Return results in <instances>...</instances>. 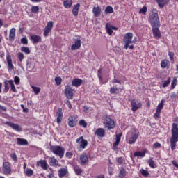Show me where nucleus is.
Listing matches in <instances>:
<instances>
[{
  "instance_id": "54",
  "label": "nucleus",
  "mask_w": 178,
  "mask_h": 178,
  "mask_svg": "<svg viewBox=\"0 0 178 178\" xmlns=\"http://www.w3.org/2000/svg\"><path fill=\"white\" fill-rule=\"evenodd\" d=\"M176 81H177V79L176 78H175L173 79V81H172L171 83V88L173 90V88H175V87H176Z\"/></svg>"
},
{
  "instance_id": "40",
  "label": "nucleus",
  "mask_w": 178,
  "mask_h": 178,
  "mask_svg": "<svg viewBox=\"0 0 178 178\" xmlns=\"http://www.w3.org/2000/svg\"><path fill=\"white\" fill-rule=\"evenodd\" d=\"M40 10V8L37 6H33L31 8V12L33 13H38V11Z\"/></svg>"
},
{
  "instance_id": "19",
  "label": "nucleus",
  "mask_w": 178,
  "mask_h": 178,
  "mask_svg": "<svg viewBox=\"0 0 178 178\" xmlns=\"http://www.w3.org/2000/svg\"><path fill=\"white\" fill-rule=\"evenodd\" d=\"M81 165H86L88 163V156L87 153H83L80 156Z\"/></svg>"
},
{
  "instance_id": "43",
  "label": "nucleus",
  "mask_w": 178,
  "mask_h": 178,
  "mask_svg": "<svg viewBox=\"0 0 178 178\" xmlns=\"http://www.w3.org/2000/svg\"><path fill=\"white\" fill-rule=\"evenodd\" d=\"M17 58H18L19 62H22L23 59H24V54H23V53H22V52H19L17 54Z\"/></svg>"
},
{
  "instance_id": "44",
  "label": "nucleus",
  "mask_w": 178,
  "mask_h": 178,
  "mask_svg": "<svg viewBox=\"0 0 178 178\" xmlns=\"http://www.w3.org/2000/svg\"><path fill=\"white\" fill-rule=\"evenodd\" d=\"M79 126H82V127H83L84 129H86V127H87V123L86 122V120H81L79 121Z\"/></svg>"
},
{
  "instance_id": "17",
  "label": "nucleus",
  "mask_w": 178,
  "mask_h": 178,
  "mask_svg": "<svg viewBox=\"0 0 178 178\" xmlns=\"http://www.w3.org/2000/svg\"><path fill=\"white\" fill-rule=\"evenodd\" d=\"M83 81H83L82 79H80L79 78H75L72 81V86L73 87H80L81 84H83Z\"/></svg>"
},
{
  "instance_id": "31",
  "label": "nucleus",
  "mask_w": 178,
  "mask_h": 178,
  "mask_svg": "<svg viewBox=\"0 0 178 178\" xmlns=\"http://www.w3.org/2000/svg\"><path fill=\"white\" fill-rule=\"evenodd\" d=\"M159 6V8H165V6L166 5V1L165 0H155Z\"/></svg>"
},
{
  "instance_id": "45",
  "label": "nucleus",
  "mask_w": 178,
  "mask_h": 178,
  "mask_svg": "<svg viewBox=\"0 0 178 178\" xmlns=\"http://www.w3.org/2000/svg\"><path fill=\"white\" fill-rule=\"evenodd\" d=\"M9 91V86H8V81H4V89L3 92H8Z\"/></svg>"
},
{
  "instance_id": "38",
  "label": "nucleus",
  "mask_w": 178,
  "mask_h": 178,
  "mask_svg": "<svg viewBox=\"0 0 178 178\" xmlns=\"http://www.w3.org/2000/svg\"><path fill=\"white\" fill-rule=\"evenodd\" d=\"M63 4L65 8H72V1H65Z\"/></svg>"
},
{
  "instance_id": "51",
  "label": "nucleus",
  "mask_w": 178,
  "mask_h": 178,
  "mask_svg": "<svg viewBox=\"0 0 178 178\" xmlns=\"http://www.w3.org/2000/svg\"><path fill=\"white\" fill-rule=\"evenodd\" d=\"M34 173V171H33V170L31 169H27L26 170V176H33V174Z\"/></svg>"
},
{
  "instance_id": "55",
  "label": "nucleus",
  "mask_w": 178,
  "mask_h": 178,
  "mask_svg": "<svg viewBox=\"0 0 178 178\" xmlns=\"http://www.w3.org/2000/svg\"><path fill=\"white\" fill-rule=\"evenodd\" d=\"M10 158H12V159L13 161H15V162H16V161H17V156L16 155V153L11 154Z\"/></svg>"
},
{
  "instance_id": "30",
  "label": "nucleus",
  "mask_w": 178,
  "mask_h": 178,
  "mask_svg": "<svg viewBox=\"0 0 178 178\" xmlns=\"http://www.w3.org/2000/svg\"><path fill=\"white\" fill-rule=\"evenodd\" d=\"M121 137H122V134H116V140H115V143H113V147H118V145L119 144V143H120Z\"/></svg>"
},
{
  "instance_id": "24",
  "label": "nucleus",
  "mask_w": 178,
  "mask_h": 178,
  "mask_svg": "<svg viewBox=\"0 0 178 178\" xmlns=\"http://www.w3.org/2000/svg\"><path fill=\"white\" fill-rule=\"evenodd\" d=\"M95 134H96V136H98V137H104V136H105V129H104L103 128H98L95 131Z\"/></svg>"
},
{
  "instance_id": "42",
  "label": "nucleus",
  "mask_w": 178,
  "mask_h": 178,
  "mask_svg": "<svg viewBox=\"0 0 178 178\" xmlns=\"http://www.w3.org/2000/svg\"><path fill=\"white\" fill-rule=\"evenodd\" d=\"M140 172L141 175H143V176H145V177H148V176H149V172H148L147 170H145L144 169H141Z\"/></svg>"
},
{
  "instance_id": "53",
  "label": "nucleus",
  "mask_w": 178,
  "mask_h": 178,
  "mask_svg": "<svg viewBox=\"0 0 178 178\" xmlns=\"http://www.w3.org/2000/svg\"><path fill=\"white\" fill-rule=\"evenodd\" d=\"M14 82L17 86H18V84L20 83V78H19V76H15L14 78Z\"/></svg>"
},
{
  "instance_id": "12",
  "label": "nucleus",
  "mask_w": 178,
  "mask_h": 178,
  "mask_svg": "<svg viewBox=\"0 0 178 178\" xmlns=\"http://www.w3.org/2000/svg\"><path fill=\"white\" fill-rule=\"evenodd\" d=\"M68 126L69 127H75L76 124H77V118L74 117V115H71L68 118Z\"/></svg>"
},
{
  "instance_id": "15",
  "label": "nucleus",
  "mask_w": 178,
  "mask_h": 178,
  "mask_svg": "<svg viewBox=\"0 0 178 178\" xmlns=\"http://www.w3.org/2000/svg\"><path fill=\"white\" fill-rule=\"evenodd\" d=\"M6 124H7V126H9L16 131H22V127H20V125L19 124H17L13 122H7Z\"/></svg>"
},
{
  "instance_id": "9",
  "label": "nucleus",
  "mask_w": 178,
  "mask_h": 178,
  "mask_svg": "<svg viewBox=\"0 0 178 178\" xmlns=\"http://www.w3.org/2000/svg\"><path fill=\"white\" fill-rule=\"evenodd\" d=\"M74 44L71 46V51H76V49H80L81 47V39L80 38L74 39Z\"/></svg>"
},
{
  "instance_id": "4",
  "label": "nucleus",
  "mask_w": 178,
  "mask_h": 178,
  "mask_svg": "<svg viewBox=\"0 0 178 178\" xmlns=\"http://www.w3.org/2000/svg\"><path fill=\"white\" fill-rule=\"evenodd\" d=\"M133 40V33H128L124 35L123 39V42L125 44L124 46V49H127L130 44H134L136 42V40Z\"/></svg>"
},
{
  "instance_id": "16",
  "label": "nucleus",
  "mask_w": 178,
  "mask_h": 178,
  "mask_svg": "<svg viewBox=\"0 0 178 178\" xmlns=\"http://www.w3.org/2000/svg\"><path fill=\"white\" fill-rule=\"evenodd\" d=\"M3 167L5 175H10V172H12V170L10 169V163H9V162H4Z\"/></svg>"
},
{
  "instance_id": "26",
  "label": "nucleus",
  "mask_w": 178,
  "mask_h": 178,
  "mask_svg": "<svg viewBox=\"0 0 178 178\" xmlns=\"http://www.w3.org/2000/svg\"><path fill=\"white\" fill-rule=\"evenodd\" d=\"M38 163H40V166L44 170H47V169H48V164H47V160H40L39 162L37 163L38 166Z\"/></svg>"
},
{
  "instance_id": "6",
  "label": "nucleus",
  "mask_w": 178,
  "mask_h": 178,
  "mask_svg": "<svg viewBox=\"0 0 178 178\" xmlns=\"http://www.w3.org/2000/svg\"><path fill=\"white\" fill-rule=\"evenodd\" d=\"M73 88L70 86H66L65 89V94L67 99H73Z\"/></svg>"
},
{
  "instance_id": "14",
  "label": "nucleus",
  "mask_w": 178,
  "mask_h": 178,
  "mask_svg": "<svg viewBox=\"0 0 178 178\" xmlns=\"http://www.w3.org/2000/svg\"><path fill=\"white\" fill-rule=\"evenodd\" d=\"M6 60L8 63V70H13L15 69V66H13V64L12 63V56L10 54H7L6 56Z\"/></svg>"
},
{
  "instance_id": "28",
  "label": "nucleus",
  "mask_w": 178,
  "mask_h": 178,
  "mask_svg": "<svg viewBox=\"0 0 178 178\" xmlns=\"http://www.w3.org/2000/svg\"><path fill=\"white\" fill-rule=\"evenodd\" d=\"M79 9H80V3L74 5L72 9V13L74 16L79 15Z\"/></svg>"
},
{
  "instance_id": "56",
  "label": "nucleus",
  "mask_w": 178,
  "mask_h": 178,
  "mask_svg": "<svg viewBox=\"0 0 178 178\" xmlns=\"http://www.w3.org/2000/svg\"><path fill=\"white\" fill-rule=\"evenodd\" d=\"M168 55L170 56V60H172V62H175L174 57H173V56H175V54L170 51L168 53Z\"/></svg>"
},
{
  "instance_id": "10",
  "label": "nucleus",
  "mask_w": 178,
  "mask_h": 178,
  "mask_svg": "<svg viewBox=\"0 0 178 178\" xmlns=\"http://www.w3.org/2000/svg\"><path fill=\"white\" fill-rule=\"evenodd\" d=\"M163 109V100H161L160 104L157 106L156 113H154V118L158 119L161 115V112Z\"/></svg>"
},
{
  "instance_id": "5",
  "label": "nucleus",
  "mask_w": 178,
  "mask_h": 178,
  "mask_svg": "<svg viewBox=\"0 0 178 178\" xmlns=\"http://www.w3.org/2000/svg\"><path fill=\"white\" fill-rule=\"evenodd\" d=\"M103 123L105 127L108 129V130H111V129H115L116 126L115 124V121L110 117H108V115L104 116V121Z\"/></svg>"
},
{
  "instance_id": "8",
  "label": "nucleus",
  "mask_w": 178,
  "mask_h": 178,
  "mask_svg": "<svg viewBox=\"0 0 178 178\" xmlns=\"http://www.w3.org/2000/svg\"><path fill=\"white\" fill-rule=\"evenodd\" d=\"M76 143H79V147L80 148H82V149H84L88 145V141L87 140L84 139V137L81 136L78 139H76Z\"/></svg>"
},
{
  "instance_id": "64",
  "label": "nucleus",
  "mask_w": 178,
  "mask_h": 178,
  "mask_svg": "<svg viewBox=\"0 0 178 178\" xmlns=\"http://www.w3.org/2000/svg\"><path fill=\"white\" fill-rule=\"evenodd\" d=\"M172 163L174 166H175V168H178V164H177V162H176V161L175 160L172 161Z\"/></svg>"
},
{
  "instance_id": "29",
  "label": "nucleus",
  "mask_w": 178,
  "mask_h": 178,
  "mask_svg": "<svg viewBox=\"0 0 178 178\" xmlns=\"http://www.w3.org/2000/svg\"><path fill=\"white\" fill-rule=\"evenodd\" d=\"M138 137V135L136 133L132 134V137H131L129 140V144H134V143H136Z\"/></svg>"
},
{
  "instance_id": "7",
  "label": "nucleus",
  "mask_w": 178,
  "mask_h": 178,
  "mask_svg": "<svg viewBox=\"0 0 178 178\" xmlns=\"http://www.w3.org/2000/svg\"><path fill=\"white\" fill-rule=\"evenodd\" d=\"M52 27H54V22H52V21L47 22L44 31V37H48L49 33H51V31L52 30Z\"/></svg>"
},
{
  "instance_id": "21",
  "label": "nucleus",
  "mask_w": 178,
  "mask_h": 178,
  "mask_svg": "<svg viewBox=\"0 0 178 178\" xmlns=\"http://www.w3.org/2000/svg\"><path fill=\"white\" fill-rule=\"evenodd\" d=\"M69 172L67 171V168H61L58 170V176L60 178L65 177L66 175H67Z\"/></svg>"
},
{
  "instance_id": "62",
  "label": "nucleus",
  "mask_w": 178,
  "mask_h": 178,
  "mask_svg": "<svg viewBox=\"0 0 178 178\" xmlns=\"http://www.w3.org/2000/svg\"><path fill=\"white\" fill-rule=\"evenodd\" d=\"M177 97V95L175 94V92H172L170 98L171 99H175V98H176Z\"/></svg>"
},
{
  "instance_id": "20",
  "label": "nucleus",
  "mask_w": 178,
  "mask_h": 178,
  "mask_svg": "<svg viewBox=\"0 0 178 178\" xmlns=\"http://www.w3.org/2000/svg\"><path fill=\"white\" fill-rule=\"evenodd\" d=\"M30 38L33 44H38V42H41V36L40 35H31Z\"/></svg>"
},
{
  "instance_id": "58",
  "label": "nucleus",
  "mask_w": 178,
  "mask_h": 178,
  "mask_svg": "<svg viewBox=\"0 0 178 178\" xmlns=\"http://www.w3.org/2000/svg\"><path fill=\"white\" fill-rule=\"evenodd\" d=\"M65 155H66V157H67V158L70 159V158H72V156H73V153H72V152H67L66 154H65Z\"/></svg>"
},
{
  "instance_id": "60",
  "label": "nucleus",
  "mask_w": 178,
  "mask_h": 178,
  "mask_svg": "<svg viewBox=\"0 0 178 178\" xmlns=\"http://www.w3.org/2000/svg\"><path fill=\"white\" fill-rule=\"evenodd\" d=\"M21 107H22V109H23V112H25V113H29V108H26L24 107V105L21 104Z\"/></svg>"
},
{
  "instance_id": "47",
  "label": "nucleus",
  "mask_w": 178,
  "mask_h": 178,
  "mask_svg": "<svg viewBox=\"0 0 178 178\" xmlns=\"http://www.w3.org/2000/svg\"><path fill=\"white\" fill-rule=\"evenodd\" d=\"M22 44H24V45H27L29 44V40H27V38L24 37L21 39Z\"/></svg>"
},
{
  "instance_id": "2",
  "label": "nucleus",
  "mask_w": 178,
  "mask_h": 178,
  "mask_svg": "<svg viewBox=\"0 0 178 178\" xmlns=\"http://www.w3.org/2000/svg\"><path fill=\"white\" fill-rule=\"evenodd\" d=\"M172 136L170 138V146L172 151L176 149V143L178 141V124L177 123H172Z\"/></svg>"
},
{
  "instance_id": "34",
  "label": "nucleus",
  "mask_w": 178,
  "mask_h": 178,
  "mask_svg": "<svg viewBox=\"0 0 178 178\" xmlns=\"http://www.w3.org/2000/svg\"><path fill=\"white\" fill-rule=\"evenodd\" d=\"M104 12L106 14L113 13V8H112L111 6H108L106 8Z\"/></svg>"
},
{
  "instance_id": "27",
  "label": "nucleus",
  "mask_w": 178,
  "mask_h": 178,
  "mask_svg": "<svg viewBox=\"0 0 178 178\" xmlns=\"http://www.w3.org/2000/svg\"><path fill=\"white\" fill-rule=\"evenodd\" d=\"M16 34V29L15 28H12L10 31L9 40L10 42L15 40V35Z\"/></svg>"
},
{
  "instance_id": "36",
  "label": "nucleus",
  "mask_w": 178,
  "mask_h": 178,
  "mask_svg": "<svg viewBox=\"0 0 178 178\" xmlns=\"http://www.w3.org/2000/svg\"><path fill=\"white\" fill-rule=\"evenodd\" d=\"M7 83H9V84L10 85L12 91H13V92H16V88L15 87V83H13V81H7Z\"/></svg>"
},
{
  "instance_id": "61",
  "label": "nucleus",
  "mask_w": 178,
  "mask_h": 178,
  "mask_svg": "<svg viewBox=\"0 0 178 178\" xmlns=\"http://www.w3.org/2000/svg\"><path fill=\"white\" fill-rule=\"evenodd\" d=\"M118 162L120 163V165H123V159L122 157H119L118 159Z\"/></svg>"
},
{
  "instance_id": "57",
  "label": "nucleus",
  "mask_w": 178,
  "mask_h": 178,
  "mask_svg": "<svg viewBox=\"0 0 178 178\" xmlns=\"http://www.w3.org/2000/svg\"><path fill=\"white\" fill-rule=\"evenodd\" d=\"M153 147L154 148H161V147H162V145H161V143L156 142L154 145Z\"/></svg>"
},
{
  "instance_id": "3",
  "label": "nucleus",
  "mask_w": 178,
  "mask_h": 178,
  "mask_svg": "<svg viewBox=\"0 0 178 178\" xmlns=\"http://www.w3.org/2000/svg\"><path fill=\"white\" fill-rule=\"evenodd\" d=\"M50 151L55 154V155H58L60 159L63 158V155H65V148L60 146H51Z\"/></svg>"
},
{
  "instance_id": "50",
  "label": "nucleus",
  "mask_w": 178,
  "mask_h": 178,
  "mask_svg": "<svg viewBox=\"0 0 178 178\" xmlns=\"http://www.w3.org/2000/svg\"><path fill=\"white\" fill-rule=\"evenodd\" d=\"M116 91H119V89H118V88H115V87H111L110 88V92L111 94H115Z\"/></svg>"
},
{
  "instance_id": "32",
  "label": "nucleus",
  "mask_w": 178,
  "mask_h": 178,
  "mask_svg": "<svg viewBox=\"0 0 178 178\" xmlns=\"http://www.w3.org/2000/svg\"><path fill=\"white\" fill-rule=\"evenodd\" d=\"M119 178H124L126 177V170L124 168H122L119 175H118Z\"/></svg>"
},
{
  "instance_id": "25",
  "label": "nucleus",
  "mask_w": 178,
  "mask_h": 178,
  "mask_svg": "<svg viewBox=\"0 0 178 178\" xmlns=\"http://www.w3.org/2000/svg\"><path fill=\"white\" fill-rule=\"evenodd\" d=\"M17 145H29V142L26 139L17 138Z\"/></svg>"
},
{
  "instance_id": "1",
  "label": "nucleus",
  "mask_w": 178,
  "mask_h": 178,
  "mask_svg": "<svg viewBox=\"0 0 178 178\" xmlns=\"http://www.w3.org/2000/svg\"><path fill=\"white\" fill-rule=\"evenodd\" d=\"M149 20L152 24L154 38L159 40V38H161V31H159L161 23L159 22V17H158V10L156 8L152 9V14Z\"/></svg>"
},
{
  "instance_id": "48",
  "label": "nucleus",
  "mask_w": 178,
  "mask_h": 178,
  "mask_svg": "<svg viewBox=\"0 0 178 178\" xmlns=\"http://www.w3.org/2000/svg\"><path fill=\"white\" fill-rule=\"evenodd\" d=\"M169 84H170V77H168V80L164 81L163 87H168Z\"/></svg>"
},
{
  "instance_id": "52",
  "label": "nucleus",
  "mask_w": 178,
  "mask_h": 178,
  "mask_svg": "<svg viewBox=\"0 0 178 178\" xmlns=\"http://www.w3.org/2000/svg\"><path fill=\"white\" fill-rule=\"evenodd\" d=\"M106 27L108 34H109V35H112V33H113L112 28L111 26H106Z\"/></svg>"
},
{
  "instance_id": "18",
  "label": "nucleus",
  "mask_w": 178,
  "mask_h": 178,
  "mask_svg": "<svg viewBox=\"0 0 178 178\" xmlns=\"http://www.w3.org/2000/svg\"><path fill=\"white\" fill-rule=\"evenodd\" d=\"M62 108H59L58 109V112H56L57 115V123L59 124L62 123V118H63V112L62 111Z\"/></svg>"
},
{
  "instance_id": "63",
  "label": "nucleus",
  "mask_w": 178,
  "mask_h": 178,
  "mask_svg": "<svg viewBox=\"0 0 178 178\" xmlns=\"http://www.w3.org/2000/svg\"><path fill=\"white\" fill-rule=\"evenodd\" d=\"M66 104L68 105L69 109H72V104L70 103V101L67 100Z\"/></svg>"
},
{
  "instance_id": "33",
  "label": "nucleus",
  "mask_w": 178,
  "mask_h": 178,
  "mask_svg": "<svg viewBox=\"0 0 178 178\" xmlns=\"http://www.w3.org/2000/svg\"><path fill=\"white\" fill-rule=\"evenodd\" d=\"M169 65V60H163L161 63V66L162 69H166V66Z\"/></svg>"
},
{
  "instance_id": "41",
  "label": "nucleus",
  "mask_w": 178,
  "mask_h": 178,
  "mask_svg": "<svg viewBox=\"0 0 178 178\" xmlns=\"http://www.w3.org/2000/svg\"><path fill=\"white\" fill-rule=\"evenodd\" d=\"M55 83L57 86H60L62 84V78L57 76L55 78Z\"/></svg>"
},
{
  "instance_id": "39",
  "label": "nucleus",
  "mask_w": 178,
  "mask_h": 178,
  "mask_svg": "<svg viewBox=\"0 0 178 178\" xmlns=\"http://www.w3.org/2000/svg\"><path fill=\"white\" fill-rule=\"evenodd\" d=\"M148 163H149V165L150 166V168H152V169H154V168H155V161H154V160H152V158H150L148 160Z\"/></svg>"
},
{
  "instance_id": "37",
  "label": "nucleus",
  "mask_w": 178,
  "mask_h": 178,
  "mask_svg": "<svg viewBox=\"0 0 178 178\" xmlns=\"http://www.w3.org/2000/svg\"><path fill=\"white\" fill-rule=\"evenodd\" d=\"M22 52H24L25 54H30L31 51L30 49L28 47H21Z\"/></svg>"
},
{
  "instance_id": "11",
  "label": "nucleus",
  "mask_w": 178,
  "mask_h": 178,
  "mask_svg": "<svg viewBox=\"0 0 178 178\" xmlns=\"http://www.w3.org/2000/svg\"><path fill=\"white\" fill-rule=\"evenodd\" d=\"M131 105L132 106L131 110L133 112H136L138 109H140L141 107V103L138 102V101L136 99H132L131 102Z\"/></svg>"
},
{
  "instance_id": "49",
  "label": "nucleus",
  "mask_w": 178,
  "mask_h": 178,
  "mask_svg": "<svg viewBox=\"0 0 178 178\" xmlns=\"http://www.w3.org/2000/svg\"><path fill=\"white\" fill-rule=\"evenodd\" d=\"M148 8H147V6H143L139 11V13H143V15H145L147 13V10Z\"/></svg>"
},
{
  "instance_id": "35",
  "label": "nucleus",
  "mask_w": 178,
  "mask_h": 178,
  "mask_svg": "<svg viewBox=\"0 0 178 178\" xmlns=\"http://www.w3.org/2000/svg\"><path fill=\"white\" fill-rule=\"evenodd\" d=\"M134 156H140V158H144V156H145V152H136L134 154Z\"/></svg>"
},
{
  "instance_id": "59",
  "label": "nucleus",
  "mask_w": 178,
  "mask_h": 178,
  "mask_svg": "<svg viewBox=\"0 0 178 178\" xmlns=\"http://www.w3.org/2000/svg\"><path fill=\"white\" fill-rule=\"evenodd\" d=\"M75 173L76 175H78L79 176H80V175H81V173H83V170L81 169H76V170H75Z\"/></svg>"
},
{
  "instance_id": "22",
  "label": "nucleus",
  "mask_w": 178,
  "mask_h": 178,
  "mask_svg": "<svg viewBox=\"0 0 178 178\" xmlns=\"http://www.w3.org/2000/svg\"><path fill=\"white\" fill-rule=\"evenodd\" d=\"M92 12L95 17H99V16L101 15V7H94L92 9Z\"/></svg>"
},
{
  "instance_id": "23",
  "label": "nucleus",
  "mask_w": 178,
  "mask_h": 178,
  "mask_svg": "<svg viewBox=\"0 0 178 178\" xmlns=\"http://www.w3.org/2000/svg\"><path fill=\"white\" fill-rule=\"evenodd\" d=\"M49 164L50 166H54L56 168V166H59V161L55 159V157H51L49 159Z\"/></svg>"
},
{
  "instance_id": "46",
  "label": "nucleus",
  "mask_w": 178,
  "mask_h": 178,
  "mask_svg": "<svg viewBox=\"0 0 178 178\" xmlns=\"http://www.w3.org/2000/svg\"><path fill=\"white\" fill-rule=\"evenodd\" d=\"M32 88L35 94H40V91L41 90V88L35 86H33Z\"/></svg>"
},
{
  "instance_id": "13",
  "label": "nucleus",
  "mask_w": 178,
  "mask_h": 178,
  "mask_svg": "<svg viewBox=\"0 0 178 178\" xmlns=\"http://www.w3.org/2000/svg\"><path fill=\"white\" fill-rule=\"evenodd\" d=\"M35 67V63L32 59H29L27 61L26 68L29 72H32Z\"/></svg>"
}]
</instances>
